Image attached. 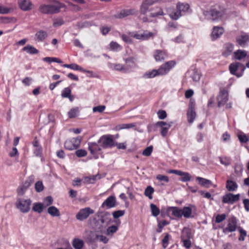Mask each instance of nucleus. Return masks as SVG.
I'll list each match as a JSON object with an SVG mask.
<instances>
[{
    "mask_svg": "<svg viewBox=\"0 0 249 249\" xmlns=\"http://www.w3.org/2000/svg\"><path fill=\"white\" fill-rule=\"evenodd\" d=\"M165 2V0H143L140 6L139 13L140 15H145L148 12H150L149 17L156 18L164 15L162 9L159 7L150 8L156 3H161Z\"/></svg>",
    "mask_w": 249,
    "mask_h": 249,
    "instance_id": "obj_1",
    "label": "nucleus"
},
{
    "mask_svg": "<svg viewBox=\"0 0 249 249\" xmlns=\"http://www.w3.org/2000/svg\"><path fill=\"white\" fill-rule=\"evenodd\" d=\"M226 13V9L218 5L212 6L209 10H205L203 15L206 19L212 21H217L221 19Z\"/></svg>",
    "mask_w": 249,
    "mask_h": 249,
    "instance_id": "obj_2",
    "label": "nucleus"
},
{
    "mask_svg": "<svg viewBox=\"0 0 249 249\" xmlns=\"http://www.w3.org/2000/svg\"><path fill=\"white\" fill-rule=\"evenodd\" d=\"M98 216L99 217L98 220L95 218L93 219L94 222V228L102 232L105 231L106 226L111 222L110 215L108 212H101L98 213Z\"/></svg>",
    "mask_w": 249,
    "mask_h": 249,
    "instance_id": "obj_3",
    "label": "nucleus"
},
{
    "mask_svg": "<svg viewBox=\"0 0 249 249\" xmlns=\"http://www.w3.org/2000/svg\"><path fill=\"white\" fill-rule=\"evenodd\" d=\"M175 62L169 61L161 65L158 70H153L151 71L145 73L144 77L147 78H153L156 76L162 75L167 73L175 65Z\"/></svg>",
    "mask_w": 249,
    "mask_h": 249,
    "instance_id": "obj_4",
    "label": "nucleus"
},
{
    "mask_svg": "<svg viewBox=\"0 0 249 249\" xmlns=\"http://www.w3.org/2000/svg\"><path fill=\"white\" fill-rule=\"evenodd\" d=\"M54 4H43L39 6L38 11L44 14H54L59 13L60 9L65 8L66 5L58 0H53Z\"/></svg>",
    "mask_w": 249,
    "mask_h": 249,
    "instance_id": "obj_5",
    "label": "nucleus"
},
{
    "mask_svg": "<svg viewBox=\"0 0 249 249\" xmlns=\"http://www.w3.org/2000/svg\"><path fill=\"white\" fill-rule=\"evenodd\" d=\"M113 138V136L111 135H103L100 137L98 142L103 148H111L115 146Z\"/></svg>",
    "mask_w": 249,
    "mask_h": 249,
    "instance_id": "obj_6",
    "label": "nucleus"
},
{
    "mask_svg": "<svg viewBox=\"0 0 249 249\" xmlns=\"http://www.w3.org/2000/svg\"><path fill=\"white\" fill-rule=\"evenodd\" d=\"M229 69L232 74L236 75L237 77H240L242 76L246 67L240 62H235L230 64Z\"/></svg>",
    "mask_w": 249,
    "mask_h": 249,
    "instance_id": "obj_7",
    "label": "nucleus"
},
{
    "mask_svg": "<svg viewBox=\"0 0 249 249\" xmlns=\"http://www.w3.org/2000/svg\"><path fill=\"white\" fill-rule=\"evenodd\" d=\"M31 203L30 199L18 198L16 202V206L21 212L26 213L30 210Z\"/></svg>",
    "mask_w": 249,
    "mask_h": 249,
    "instance_id": "obj_8",
    "label": "nucleus"
},
{
    "mask_svg": "<svg viewBox=\"0 0 249 249\" xmlns=\"http://www.w3.org/2000/svg\"><path fill=\"white\" fill-rule=\"evenodd\" d=\"M94 213V211L89 207L81 209L76 214V218L79 221H83Z\"/></svg>",
    "mask_w": 249,
    "mask_h": 249,
    "instance_id": "obj_9",
    "label": "nucleus"
},
{
    "mask_svg": "<svg viewBox=\"0 0 249 249\" xmlns=\"http://www.w3.org/2000/svg\"><path fill=\"white\" fill-rule=\"evenodd\" d=\"M240 194L234 195L231 193H228L222 197V202L224 203L233 204L239 200Z\"/></svg>",
    "mask_w": 249,
    "mask_h": 249,
    "instance_id": "obj_10",
    "label": "nucleus"
},
{
    "mask_svg": "<svg viewBox=\"0 0 249 249\" xmlns=\"http://www.w3.org/2000/svg\"><path fill=\"white\" fill-rule=\"evenodd\" d=\"M227 226L223 230V232H231L236 231L237 228V221L236 218L234 216L231 217L229 218Z\"/></svg>",
    "mask_w": 249,
    "mask_h": 249,
    "instance_id": "obj_11",
    "label": "nucleus"
},
{
    "mask_svg": "<svg viewBox=\"0 0 249 249\" xmlns=\"http://www.w3.org/2000/svg\"><path fill=\"white\" fill-rule=\"evenodd\" d=\"M18 4L20 9L24 11H30L33 7V4L30 0H18Z\"/></svg>",
    "mask_w": 249,
    "mask_h": 249,
    "instance_id": "obj_12",
    "label": "nucleus"
},
{
    "mask_svg": "<svg viewBox=\"0 0 249 249\" xmlns=\"http://www.w3.org/2000/svg\"><path fill=\"white\" fill-rule=\"evenodd\" d=\"M228 100V92L225 90H221L217 97L218 106L221 107L224 106Z\"/></svg>",
    "mask_w": 249,
    "mask_h": 249,
    "instance_id": "obj_13",
    "label": "nucleus"
},
{
    "mask_svg": "<svg viewBox=\"0 0 249 249\" xmlns=\"http://www.w3.org/2000/svg\"><path fill=\"white\" fill-rule=\"evenodd\" d=\"M156 124L161 127V135L163 137H165L167 135L168 129L171 126V123H166L163 121L158 122Z\"/></svg>",
    "mask_w": 249,
    "mask_h": 249,
    "instance_id": "obj_14",
    "label": "nucleus"
},
{
    "mask_svg": "<svg viewBox=\"0 0 249 249\" xmlns=\"http://www.w3.org/2000/svg\"><path fill=\"white\" fill-rule=\"evenodd\" d=\"M137 10L135 9H129L122 10L116 17L118 18H123L130 15H133L137 13Z\"/></svg>",
    "mask_w": 249,
    "mask_h": 249,
    "instance_id": "obj_15",
    "label": "nucleus"
},
{
    "mask_svg": "<svg viewBox=\"0 0 249 249\" xmlns=\"http://www.w3.org/2000/svg\"><path fill=\"white\" fill-rule=\"evenodd\" d=\"M236 42L241 47H244L249 41V35L247 34L241 35L236 38Z\"/></svg>",
    "mask_w": 249,
    "mask_h": 249,
    "instance_id": "obj_16",
    "label": "nucleus"
},
{
    "mask_svg": "<svg viewBox=\"0 0 249 249\" xmlns=\"http://www.w3.org/2000/svg\"><path fill=\"white\" fill-rule=\"evenodd\" d=\"M224 33V29L222 27L214 26L213 28L211 36L213 40L218 38Z\"/></svg>",
    "mask_w": 249,
    "mask_h": 249,
    "instance_id": "obj_17",
    "label": "nucleus"
},
{
    "mask_svg": "<svg viewBox=\"0 0 249 249\" xmlns=\"http://www.w3.org/2000/svg\"><path fill=\"white\" fill-rule=\"evenodd\" d=\"M167 212L177 217L180 218L182 216V209L177 207H169L167 208Z\"/></svg>",
    "mask_w": 249,
    "mask_h": 249,
    "instance_id": "obj_18",
    "label": "nucleus"
},
{
    "mask_svg": "<svg viewBox=\"0 0 249 249\" xmlns=\"http://www.w3.org/2000/svg\"><path fill=\"white\" fill-rule=\"evenodd\" d=\"M116 205V198L114 196H109L102 204V207L106 206L107 208L114 207Z\"/></svg>",
    "mask_w": 249,
    "mask_h": 249,
    "instance_id": "obj_19",
    "label": "nucleus"
},
{
    "mask_svg": "<svg viewBox=\"0 0 249 249\" xmlns=\"http://www.w3.org/2000/svg\"><path fill=\"white\" fill-rule=\"evenodd\" d=\"M88 149L90 153L92 155L97 154L99 151L101 150L100 145H99L96 142H89Z\"/></svg>",
    "mask_w": 249,
    "mask_h": 249,
    "instance_id": "obj_20",
    "label": "nucleus"
},
{
    "mask_svg": "<svg viewBox=\"0 0 249 249\" xmlns=\"http://www.w3.org/2000/svg\"><path fill=\"white\" fill-rule=\"evenodd\" d=\"M177 10H178L182 16L186 13L189 10L190 6L187 3H183L181 2H178L177 4Z\"/></svg>",
    "mask_w": 249,
    "mask_h": 249,
    "instance_id": "obj_21",
    "label": "nucleus"
},
{
    "mask_svg": "<svg viewBox=\"0 0 249 249\" xmlns=\"http://www.w3.org/2000/svg\"><path fill=\"white\" fill-rule=\"evenodd\" d=\"M153 35V33L150 32L149 33H143V34H139L136 33H132L130 34V36L132 37H133L136 39L141 40H144L148 39L150 37L152 36Z\"/></svg>",
    "mask_w": 249,
    "mask_h": 249,
    "instance_id": "obj_22",
    "label": "nucleus"
},
{
    "mask_svg": "<svg viewBox=\"0 0 249 249\" xmlns=\"http://www.w3.org/2000/svg\"><path fill=\"white\" fill-rule=\"evenodd\" d=\"M238 187V185L235 181L231 179H228L226 181V188L229 192L235 191L237 189Z\"/></svg>",
    "mask_w": 249,
    "mask_h": 249,
    "instance_id": "obj_23",
    "label": "nucleus"
},
{
    "mask_svg": "<svg viewBox=\"0 0 249 249\" xmlns=\"http://www.w3.org/2000/svg\"><path fill=\"white\" fill-rule=\"evenodd\" d=\"M47 32L44 30H40L37 32L35 35V40L39 42L43 41L48 36Z\"/></svg>",
    "mask_w": 249,
    "mask_h": 249,
    "instance_id": "obj_24",
    "label": "nucleus"
},
{
    "mask_svg": "<svg viewBox=\"0 0 249 249\" xmlns=\"http://www.w3.org/2000/svg\"><path fill=\"white\" fill-rule=\"evenodd\" d=\"M154 56L156 61H161L167 58L166 53L161 50H156Z\"/></svg>",
    "mask_w": 249,
    "mask_h": 249,
    "instance_id": "obj_25",
    "label": "nucleus"
},
{
    "mask_svg": "<svg viewBox=\"0 0 249 249\" xmlns=\"http://www.w3.org/2000/svg\"><path fill=\"white\" fill-rule=\"evenodd\" d=\"M196 117V113L195 111L194 107H193L192 106L190 107L187 112V118L188 123L190 124H192L195 119Z\"/></svg>",
    "mask_w": 249,
    "mask_h": 249,
    "instance_id": "obj_26",
    "label": "nucleus"
},
{
    "mask_svg": "<svg viewBox=\"0 0 249 249\" xmlns=\"http://www.w3.org/2000/svg\"><path fill=\"white\" fill-rule=\"evenodd\" d=\"M196 179L198 183L203 187L209 188L212 185V182L210 180L201 177H197Z\"/></svg>",
    "mask_w": 249,
    "mask_h": 249,
    "instance_id": "obj_27",
    "label": "nucleus"
},
{
    "mask_svg": "<svg viewBox=\"0 0 249 249\" xmlns=\"http://www.w3.org/2000/svg\"><path fill=\"white\" fill-rule=\"evenodd\" d=\"M22 51L30 54H35L39 53V51L31 45H27L22 48Z\"/></svg>",
    "mask_w": 249,
    "mask_h": 249,
    "instance_id": "obj_28",
    "label": "nucleus"
},
{
    "mask_svg": "<svg viewBox=\"0 0 249 249\" xmlns=\"http://www.w3.org/2000/svg\"><path fill=\"white\" fill-rule=\"evenodd\" d=\"M233 50V45L231 43H227L225 45L223 55L225 56L230 55Z\"/></svg>",
    "mask_w": 249,
    "mask_h": 249,
    "instance_id": "obj_29",
    "label": "nucleus"
},
{
    "mask_svg": "<svg viewBox=\"0 0 249 249\" xmlns=\"http://www.w3.org/2000/svg\"><path fill=\"white\" fill-rule=\"evenodd\" d=\"M72 246L75 249H81L84 246V242L80 239L75 238L73 240Z\"/></svg>",
    "mask_w": 249,
    "mask_h": 249,
    "instance_id": "obj_30",
    "label": "nucleus"
},
{
    "mask_svg": "<svg viewBox=\"0 0 249 249\" xmlns=\"http://www.w3.org/2000/svg\"><path fill=\"white\" fill-rule=\"evenodd\" d=\"M47 212L48 213L52 216H60L59 211L58 209L55 206L49 207L48 209Z\"/></svg>",
    "mask_w": 249,
    "mask_h": 249,
    "instance_id": "obj_31",
    "label": "nucleus"
},
{
    "mask_svg": "<svg viewBox=\"0 0 249 249\" xmlns=\"http://www.w3.org/2000/svg\"><path fill=\"white\" fill-rule=\"evenodd\" d=\"M154 188L151 186H148L145 188L144 192V195L148 197L149 199H152L153 198L152 195L154 193Z\"/></svg>",
    "mask_w": 249,
    "mask_h": 249,
    "instance_id": "obj_32",
    "label": "nucleus"
},
{
    "mask_svg": "<svg viewBox=\"0 0 249 249\" xmlns=\"http://www.w3.org/2000/svg\"><path fill=\"white\" fill-rule=\"evenodd\" d=\"M247 55L246 52L245 51L238 50L234 52L235 58L237 60H241L245 57Z\"/></svg>",
    "mask_w": 249,
    "mask_h": 249,
    "instance_id": "obj_33",
    "label": "nucleus"
},
{
    "mask_svg": "<svg viewBox=\"0 0 249 249\" xmlns=\"http://www.w3.org/2000/svg\"><path fill=\"white\" fill-rule=\"evenodd\" d=\"M182 216L185 218L191 217L192 210L190 207H184L182 209Z\"/></svg>",
    "mask_w": 249,
    "mask_h": 249,
    "instance_id": "obj_34",
    "label": "nucleus"
},
{
    "mask_svg": "<svg viewBox=\"0 0 249 249\" xmlns=\"http://www.w3.org/2000/svg\"><path fill=\"white\" fill-rule=\"evenodd\" d=\"M219 159L220 163L226 166H229L231 163V159L228 157H219Z\"/></svg>",
    "mask_w": 249,
    "mask_h": 249,
    "instance_id": "obj_35",
    "label": "nucleus"
},
{
    "mask_svg": "<svg viewBox=\"0 0 249 249\" xmlns=\"http://www.w3.org/2000/svg\"><path fill=\"white\" fill-rule=\"evenodd\" d=\"M43 204L41 203H36L34 204L33 210L38 213H41L43 210Z\"/></svg>",
    "mask_w": 249,
    "mask_h": 249,
    "instance_id": "obj_36",
    "label": "nucleus"
},
{
    "mask_svg": "<svg viewBox=\"0 0 249 249\" xmlns=\"http://www.w3.org/2000/svg\"><path fill=\"white\" fill-rule=\"evenodd\" d=\"M79 109L78 107H74L71 108L68 112V116L70 118H75L78 115Z\"/></svg>",
    "mask_w": 249,
    "mask_h": 249,
    "instance_id": "obj_37",
    "label": "nucleus"
},
{
    "mask_svg": "<svg viewBox=\"0 0 249 249\" xmlns=\"http://www.w3.org/2000/svg\"><path fill=\"white\" fill-rule=\"evenodd\" d=\"M150 209L152 212V214L154 216H157L160 214V210L156 205L154 204H151Z\"/></svg>",
    "mask_w": 249,
    "mask_h": 249,
    "instance_id": "obj_38",
    "label": "nucleus"
},
{
    "mask_svg": "<svg viewBox=\"0 0 249 249\" xmlns=\"http://www.w3.org/2000/svg\"><path fill=\"white\" fill-rule=\"evenodd\" d=\"M118 229V227L116 226L113 225V226H110L107 229L106 234L107 235L111 236L115 232H116L117 231Z\"/></svg>",
    "mask_w": 249,
    "mask_h": 249,
    "instance_id": "obj_39",
    "label": "nucleus"
},
{
    "mask_svg": "<svg viewBox=\"0 0 249 249\" xmlns=\"http://www.w3.org/2000/svg\"><path fill=\"white\" fill-rule=\"evenodd\" d=\"M30 186V183L27 181L24 182L23 186L19 189L18 191V194L19 196H22L26 189Z\"/></svg>",
    "mask_w": 249,
    "mask_h": 249,
    "instance_id": "obj_40",
    "label": "nucleus"
},
{
    "mask_svg": "<svg viewBox=\"0 0 249 249\" xmlns=\"http://www.w3.org/2000/svg\"><path fill=\"white\" fill-rule=\"evenodd\" d=\"M182 16V14H181L179 13V11L178 10H177L176 11H173L169 14L170 17L174 20L178 19Z\"/></svg>",
    "mask_w": 249,
    "mask_h": 249,
    "instance_id": "obj_41",
    "label": "nucleus"
},
{
    "mask_svg": "<svg viewBox=\"0 0 249 249\" xmlns=\"http://www.w3.org/2000/svg\"><path fill=\"white\" fill-rule=\"evenodd\" d=\"M64 146L68 150H71L75 149L73 143L72 142L71 139L66 141L64 143Z\"/></svg>",
    "mask_w": 249,
    "mask_h": 249,
    "instance_id": "obj_42",
    "label": "nucleus"
},
{
    "mask_svg": "<svg viewBox=\"0 0 249 249\" xmlns=\"http://www.w3.org/2000/svg\"><path fill=\"white\" fill-rule=\"evenodd\" d=\"M184 236V239H190L192 237L191 232L190 229L184 228L182 231L181 237Z\"/></svg>",
    "mask_w": 249,
    "mask_h": 249,
    "instance_id": "obj_43",
    "label": "nucleus"
},
{
    "mask_svg": "<svg viewBox=\"0 0 249 249\" xmlns=\"http://www.w3.org/2000/svg\"><path fill=\"white\" fill-rule=\"evenodd\" d=\"M63 67L65 68H71L72 70H79L81 71L82 68L76 64H64Z\"/></svg>",
    "mask_w": 249,
    "mask_h": 249,
    "instance_id": "obj_44",
    "label": "nucleus"
},
{
    "mask_svg": "<svg viewBox=\"0 0 249 249\" xmlns=\"http://www.w3.org/2000/svg\"><path fill=\"white\" fill-rule=\"evenodd\" d=\"M110 47L112 50L118 51L122 49V47L116 42L111 41L110 43Z\"/></svg>",
    "mask_w": 249,
    "mask_h": 249,
    "instance_id": "obj_45",
    "label": "nucleus"
},
{
    "mask_svg": "<svg viewBox=\"0 0 249 249\" xmlns=\"http://www.w3.org/2000/svg\"><path fill=\"white\" fill-rule=\"evenodd\" d=\"M44 207H46L52 205L53 203V198L51 196L46 197L44 200Z\"/></svg>",
    "mask_w": 249,
    "mask_h": 249,
    "instance_id": "obj_46",
    "label": "nucleus"
},
{
    "mask_svg": "<svg viewBox=\"0 0 249 249\" xmlns=\"http://www.w3.org/2000/svg\"><path fill=\"white\" fill-rule=\"evenodd\" d=\"M75 147V149H76L79 147L80 145L82 138L80 137L76 138H73L71 139Z\"/></svg>",
    "mask_w": 249,
    "mask_h": 249,
    "instance_id": "obj_47",
    "label": "nucleus"
},
{
    "mask_svg": "<svg viewBox=\"0 0 249 249\" xmlns=\"http://www.w3.org/2000/svg\"><path fill=\"white\" fill-rule=\"evenodd\" d=\"M126 64H129L131 68L135 67L136 66V59L134 57H129L125 59Z\"/></svg>",
    "mask_w": 249,
    "mask_h": 249,
    "instance_id": "obj_48",
    "label": "nucleus"
},
{
    "mask_svg": "<svg viewBox=\"0 0 249 249\" xmlns=\"http://www.w3.org/2000/svg\"><path fill=\"white\" fill-rule=\"evenodd\" d=\"M238 229L240 233L239 240L244 241L245 240V237L247 235V232L240 227H238Z\"/></svg>",
    "mask_w": 249,
    "mask_h": 249,
    "instance_id": "obj_49",
    "label": "nucleus"
},
{
    "mask_svg": "<svg viewBox=\"0 0 249 249\" xmlns=\"http://www.w3.org/2000/svg\"><path fill=\"white\" fill-rule=\"evenodd\" d=\"M153 151V146L152 145L146 147L142 152V155L145 156H149L151 155Z\"/></svg>",
    "mask_w": 249,
    "mask_h": 249,
    "instance_id": "obj_50",
    "label": "nucleus"
},
{
    "mask_svg": "<svg viewBox=\"0 0 249 249\" xmlns=\"http://www.w3.org/2000/svg\"><path fill=\"white\" fill-rule=\"evenodd\" d=\"M35 189L36 192H40L43 191L44 189V186L41 181H38L35 184Z\"/></svg>",
    "mask_w": 249,
    "mask_h": 249,
    "instance_id": "obj_51",
    "label": "nucleus"
},
{
    "mask_svg": "<svg viewBox=\"0 0 249 249\" xmlns=\"http://www.w3.org/2000/svg\"><path fill=\"white\" fill-rule=\"evenodd\" d=\"M181 177H182L180 180L183 182L189 181L191 180V175L187 172H184L183 175Z\"/></svg>",
    "mask_w": 249,
    "mask_h": 249,
    "instance_id": "obj_52",
    "label": "nucleus"
},
{
    "mask_svg": "<svg viewBox=\"0 0 249 249\" xmlns=\"http://www.w3.org/2000/svg\"><path fill=\"white\" fill-rule=\"evenodd\" d=\"M71 93V89L69 88H66L62 90L61 93V96L63 98H67L68 97H69V95Z\"/></svg>",
    "mask_w": 249,
    "mask_h": 249,
    "instance_id": "obj_53",
    "label": "nucleus"
},
{
    "mask_svg": "<svg viewBox=\"0 0 249 249\" xmlns=\"http://www.w3.org/2000/svg\"><path fill=\"white\" fill-rule=\"evenodd\" d=\"M75 154L78 157H83L87 155V152L84 149H79L75 151Z\"/></svg>",
    "mask_w": 249,
    "mask_h": 249,
    "instance_id": "obj_54",
    "label": "nucleus"
},
{
    "mask_svg": "<svg viewBox=\"0 0 249 249\" xmlns=\"http://www.w3.org/2000/svg\"><path fill=\"white\" fill-rule=\"evenodd\" d=\"M124 214V211L122 210H118L112 213L113 216L114 218H118L122 216H123Z\"/></svg>",
    "mask_w": 249,
    "mask_h": 249,
    "instance_id": "obj_55",
    "label": "nucleus"
},
{
    "mask_svg": "<svg viewBox=\"0 0 249 249\" xmlns=\"http://www.w3.org/2000/svg\"><path fill=\"white\" fill-rule=\"evenodd\" d=\"M226 218L225 214H217L215 217V222L219 223L224 221Z\"/></svg>",
    "mask_w": 249,
    "mask_h": 249,
    "instance_id": "obj_56",
    "label": "nucleus"
},
{
    "mask_svg": "<svg viewBox=\"0 0 249 249\" xmlns=\"http://www.w3.org/2000/svg\"><path fill=\"white\" fill-rule=\"evenodd\" d=\"M184 236H183L181 239L183 242V245L186 248H190L191 246V241L190 239H184Z\"/></svg>",
    "mask_w": 249,
    "mask_h": 249,
    "instance_id": "obj_57",
    "label": "nucleus"
},
{
    "mask_svg": "<svg viewBox=\"0 0 249 249\" xmlns=\"http://www.w3.org/2000/svg\"><path fill=\"white\" fill-rule=\"evenodd\" d=\"M238 139L241 142L246 143L248 142L249 139L244 134H240L238 135Z\"/></svg>",
    "mask_w": 249,
    "mask_h": 249,
    "instance_id": "obj_58",
    "label": "nucleus"
},
{
    "mask_svg": "<svg viewBox=\"0 0 249 249\" xmlns=\"http://www.w3.org/2000/svg\"><path fill=\"white\" fill-rule=\"evenodd\" d=\"M96 238L104 244L107 243L108 241V238L102 235H96Z\"/></svg>",
    "mask_w": 249,
    "mask_h": 249,
    "instance_id": "obj_59",
    "label": "nucleus"
},
{
    "mask_svg": "<svg viewBox=\"0 0 249 249\" xmlns=\"http://www.w3.org/2000/svg\"><path fill=\"white\" fill-rule=\"evenodd\" d=\"M105 106H98L93 108V112H102L105 109Z\"/></svg>",
    "mask_w": 249,
    "mask_h": 249,
    "instance_id": "obj_60",
    "label": "nucleus"
},
{
    "mask_svg": "<svg viewBox=\"0 0 249 249\" xmlns=\"http://www.w3.org/2000/svg\"><path fill=\"white\" fill-rule=\"evenodd\" d=\"M114 68L116 71H127V69H125L122 65L120 64H115L114 66Z\"/></svg>",
    "mask_w": 249,
    "mask_h": 249,
    "instance_id": "obj_61",
    "label": "nucleus"
},
{
    "mask_svg": "<svg viewBox=\"0 0 249 249\" xmlns=\"http://www.w3.org/2000/svg\"><path fill=\"white\" fill-rule=\"evenodd\" d=\"M156 178L160 181H164L166 182L169 181V178L166 176H163L162 175H158L156 177Z\"/></svg>",
    "mask_w": 249,
    "mask_h": 249,
    "instance_id": "obj_62",
    "label": "nucleus"
},
{
    "mask_svg": "<svg viewBox=\"0 0 249 249\" xmlns=\"http://www.w3.org/2000/svg\"><path fill=\"white\" fill-rule=\"evenodd\" d=\"M158 117L160 119H164V118H165L167 116V114H166V112L164 110H159L158 112Z\"/></svg>",
    "mask_w": 249,
    "mask_h": 249,
    "instance_id": "obj_63",
    "label": "nucleus"
},
{
    "mask_svg": "<svg viewBox=\"0 0 249 249\" xmlns=\"http://www.w3.org/2000/svg\"><path fill=\"white\" fill-rule=\"evenodd\" d=\"M169 240V235L166 234L164 238L162 240V247L164 249H165L168 245Z\"/></svg>",
    "mask_w": 249,
    "mask_h": 249,
    "instance_id": "obj_64",
    "label": "nucleus"
}]
</instances>
